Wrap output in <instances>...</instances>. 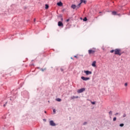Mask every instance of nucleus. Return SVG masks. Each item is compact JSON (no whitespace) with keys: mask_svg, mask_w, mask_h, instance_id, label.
Instances as JSON below:
<instances>
[{"mask_svg":"<svg viewBox=\"0 0 130 130\" xmlns=\"http://www.w3.org/2000/svg\"><path fill=\"white\" fill-rule=\"evenodd\" d=\"M122 53H123V52L121 53V50L120 49H115L114 54H116L117 55H119V56H120V55H121V54H122Z\"/></svg>","mask_w":130,"mask_h":130,"instance_id":"f257e3e1","label":"nucleus"},{"mask_svg":"<svg viewBox=\"0 0 130 130\" xmlns=\"http://www.w3.org/2000/svg\"><path fill=\"white\" fill-rule=\"evenodd\" d=\"M85 90H86V88H82L80 89H78L77 92L78 93H83V92H84V91H85Z\"/></svg>","mask_w":130,"mask_h":130,"instance_id":"f03ea898","label":"nucleus"},{"mask_svg":"<svg viewBox=\"0 0 130 130\" xmlns=\"http://www.w3.org/2000/svg\"><path fill=\"white\" fill-rule=\"evenodd\" d=\"M84 73L86 76H88L89 75H92V72L89 71H84Z\"/></svg>","mask_w":130,"mask_h":130,"instance_id":"7ed1b4c3","label":"nucleus"},{"mask_svg":"<svg viewBox=\"0 0 130 130\" xmlns=\"http://www.w3.org/2000/svg\"><path fill=\"white\" fill-rule=\"evenodd\" d=\"M49 123H50V125H51V126H55V125H56V124H55V123H54L53 120L50 121Z\"/></svg>","mask_w":130,"mask_h":130,"instance_id":"20e7f679","label":"nucleus"},{"mask_svg":"<svg viewBox=\"0 0 130 130\" xmlns=\"http://www.w3.org/2000/svg\"><path fill=\"white\" fill-rule=\"evenodd\" d=\"M81 79L83 81H88V80H90V78L89 77H85L84 76L81 77Z\"/></svg>","mask_w":130,"mask_h":130,"instance_id":"39448f33","label":"nucleus"},{"mask_svg":"<svg viewBox=\"0 0 130 130\" xmlns=\"http://www.w3.org/2000/svg\"><path fill=\"white\" fill-rule=\"evenodd\" d=\"M58 26L59 27H63V23H62V22L61 21H58Z\"/></svg>","mask_w":130,"mask_h":130,"instance_id":"423d86ee","label":"nucleus"},{"mask_svg":"<svg viewBox=\"0 0 130 130\" xmlns=\"http://www.w3.org/2000/svg\"><path fill=\"white\" fill-rule=\"evenodd\" d=\"M95 52L94 50H89L88 53L89 54H94V53Z\"/></svg>","mask_w":130,"mask_h":130,"instance_id":"0eeeda50","label":"nucleus"},{"mask_svg":"<svg viewBox=\"0 0 130 130\" xmlns=\"http://www.w3.org/2000/svg\"><path fill=\"white\" fill-rule=\"evenodd\" d=\"M83 3L86 4L87 3V1L86 0H80L81 5Z\"/></svg>","mask_w":130,"mask_h":130,"instance_id":"6e6552de","label":"nucleus"},{"mask_svg":"<svg viewBox=\"0 0 130 130\" xmlns=\"http://www.w3.org/2000/svg\"><path fill=\"white\" fill-rule=\"evenodd\" d=\"M57 6H58L59 7H62V2L60 1L59 2H58V3H57Z\"/></svg>","mask_w":130,"mask_h":130,"instance_id":"1a4fd4ad","label":"nucleus"},{"mask_svg":"<svg viewBox=\"0 0 130 130\" xmlns=\"http://www.w3.org/2000/svg\"><path fill=\"white\" fill-rule=\"evenodd\" d=\"M76 8H77V5H76L75 4H73L71 6V8L73 9V10H75Z\"/></svg>","mask_w":130,"mask_h":130,"instance_id":"9d476101","label":"nucleus"},{"mask_svg":"<svg viewBox=\"0 0 130 130\" xmlns=\"http://www.w3.org/2000/svg\"><path fill=\"white\" fill-rule=\"evenodd\" d=\"M77 98H79V96H73L71 97V100H74L75 99H77Z\"/></svg>","mask_w":130,"mask_h":130,"instance_id":"9b49d317","label":"nucleus"},{"mask_svg":"<svg viewBox=\"0 0 130 130\" xmlns=\"http://www.w3.org/2000/svg\"><path fill=\"white\" fill-rule=\"evenodd\" d=\"M91 66L94 67H96V61H94L91 64Z\"/></svg>","mask_w":130,"mask_h":130,"instance_id":"f8f14e48","label":"nucleus"},{"mask_svg":"<svg viewBox=\"0 0 130 130\" xmlns=\"http://www.w3.org/2000/svg\"><path fill=\"white\" fill-rule=\"evenodd\" d=\"M112 15L116 16V15H117V12H116V11H113L112 12Z\"/></svg>","mask_w":130,"mask_h":130,"instance_id":"ddd939ff","label":"nucleus"},{"mask_svg":"<svg viewBox=\"0 0 130 130\" xmlns=\"http://www.w3.org/2000/svg\"><path fill=\"white\" fill-rule=\"evenodd\" d=\"M45 8L46 9V10H48V9L49 8V6L48 4H46Z\"/></svg>","mask_w":130,"mask_h":130,"instance_id":"4468645a","label":"nucleus"},{"mask_svg":"<svg viewBox=\"0 0 130 130\" xmlns=\"http://www.w3.org/2000/svg\"><path fill=\"white\" fill-rule=\"evenodd\" d=\"M56 101H58V102H60L61 101V100L59 98H57L55 99Z\"/></svg>","mask_w":130,"mask_h":130,"instance_id":"2eb2a0df","label":"nucleus"},{"mask_svg":"<svg viewBox=\"0 0 130 130\" xmlns=\"http://www.w3.org/2000/svg\"><path fill=\"white\" fill-rule=\"evenodd\" d=\"M83 20L84 22H86V21H88V19L87 18V17H84Z\"/></svg>","mask_w":130,"mask_h":130,"instance_id":"dca6fc26","label":"nucleus"},{"mask_svg":"<svg viewBox=\"0 0 130 130\" xmlns=\"http://www.w3.org/2000/svg\"><path fill=\"white\" fill-rule=\"evenodd\" d=\"M81 3H79L77 6H76V8L79 9L81 7Z\"/></svg>","mask_w":130,"mask_h":130,"instance_id":"f3484780","label":"nucleus"},{"mask_svg":"<svg viewBox=\"0 0 130 130\" xmlns=\"http://www.w3.org/2000/svg\"><path fill=\"white\" fill-rule=\"evenodd\" d=\"M124 124L123 123H121L119 124V126H120L121 127H122L123 126H124Z\"/></svg>","mask_w":130,"mask_h":130,"instance_id":"a211bd4d","label":"nucleus"},{"mask_svg":"<svg viewBox=\"0 0 130 130\" xmlns=\"http://www.w3.org/2000/svg\"><path fill=\"white\" fill-rule=\"evenodd\" d=\"M46 68H45V69H41V70L42 71V72H44V71H46Z\"/></svg>","mask_w":130,"mask_h":130,"instance_id":"6ab92c4d","label":"nucleus"},{"mask_svg":"<svg viewBox=\"0 0 130 130\" xmlns=\"http://www.w3.org/2000/svg\"><path fill=\"white\" fill-rule=\"evenodd\" d=\"M95 104H96L95 102H91V104H92V105H95Z\"/></svg>","mask_w":130,"mask_h":130,"instance_id":"aec40b11","label":"nucleus"},{"mask_svg":"<svg viewBox=\"0 0 130 130\" xmlns=\"http://www.w3.org/2000/svg\"><path fill=\"white\" fill-rule=\"evenodd\" d=\"M113 121H116V117H114L113 119Z\"/></svg>","mask_w":130,"mask_h":130,"instance_id":"412c9836","label":"nucleus"},{"mask_svg":"<svg viewBox=\"0 0 130 130\" xmlns=\"http://www.w3.org/2000/svg\"><path fill=\"white\" fill-rule=\"evenodd\" d=\"M114 51L115 52V50H112L110 51V52L111 53H113V52H114Z\"/></svg>","mask_w":130,"mask_h":130,"instance_id":"4be33fe9","label":"nucleus"},{"mask_svg":"<svg viewBox=\"0 0 130 130\" xmlns=\"http://www.w3.org/2000/svg\"><path fill=\"white\" fill-rule=\"evenodd\" d=\"M109 114H110V115H112V111H110L109 112Z\"/></svg>","mask_w":130,"mask_h":130,"instance_id":"5701e85b","label":"nucleus"},{"mask_svg":"<svg viewBox=\"0 0 130 130\" xmlns=\"http://www.w3.org/2000/svg\"><path fill=\"white\" fill-rule=\"evenodd\" d=\"M59 18H62V15L61 14L59 15L58 16Z\"/></svg>","mask_w":130,"mask_h":130,"instance_id":"b1692460","label":"nucleus"},{"mask_svg":"<svg viewBox=\"0 0 130 130\" xmlns=\"http://www.w3.org/2000/svg\"><path fill=\"white\" fill-rule=\"evenodd\" d=\"M8 103V102H7L4 105V107H6V105H7V104Z\"/></svg>","mask_w":130,"mask_h":130,"instance_id":"393cba45","label":"nucleus"},{"mask_svg":"<svg viewBox=\"0 0 130 130\" xmlns=\"http://www.w3.org/2000/svg\"><path fill=\"white\" fill-rule=\"evenodd\" d=\"M53 112H54V113L55 114V112H56L55 109H54L53 110Z\"/></svg>","mask_w":130,"mask_h":130,"instance_id":"a878e982","label":"nucleus"},{"mask_svg":"<svg viewBox=\"0 0 130 130\" xmlns=\"http://www.w3.org/2000/svg\"><path fill=\"white\" fill-rule=\"evenodd\" d=\"M125 116H126V114H125V113H124L123 115V117H125Z\"/></svg>","mask_w":130,"mask_h":130,"instance_id":"bb28decb","label":"nucleus"},{"mask_svg":"<svg viewBox=\"0 0 130 130\" xmlns=\"http://www.w3.org/2000/svg\"><path fill=\"white\" fill-rule=\"evenodd\" d=\"M124 86H125V87H127V82H126V83H125L124 84Z\"/></svg>","mask_w":130,"mask_h":130,"instance_id":"cd10ccee","label":"nucleus"},{"mask_svg":"<svg viewBox=\"0 0 130 130\" xmlns=\"http://www.w3.org/2000/svg\"><path fill=\"white\" fill-rule=\"evenodd\" d=\"M86 124H87V122H84L83 123V125H86Z\"/></svg>","mask_w":130,"mask_h":130,"instance_id":"c85d7f7f","label":"nucleus"},{"mask_svg":"<svg viewBox=\"0 0 130 130\" xmlns=\"http://www.w3.org/2000/svg\"><path fill=\"white\" fill-rule=\"evenodd\" d=\"M70 21V18L68 19L67 20H66V22H69Z\"/></svg>","mask_w":130,"mask_h":130,"instance_id":"c756f323","label":"nucleus"},{"mask_svg":"<svg viewBox=\"0 0 130 130\" xmlns=\"http://www.w3.org/2000/svg\"><path fill=\"white\" fill-rule=\"evenodd\" d=\"M78 9H79L78 8L76 7L75 8L76 11H77Z\"/></svg>","mask_w":130,"mask_h":130,"instance_id":"7c9ffc66","label":"nucleus"},{"mask_svg":"<svg viewBox=\"0 0 130 130\" xmlns=\"http://www.w3.org/2000/svg\"><path fill=\"white\" fill-rule=\"evenodd\" d=\"M36 18H34V22H36Z\"/></svg>","mask_w":130,"mask_h":130,"instance_id":"2f4dec72","label":"nucleus"},{"mask_svg":"<svg viewBox=\"0 0 130 130\" xmlns=\"http://www.w3.org/2000/svg\"><path fill=\"white\" fill-rule=\"evenodd\" d=\"M60 71H61V72H62L63 71V69H60Z\"/></svg>","mask_w":130,"mask_h":130,"instance_id":"473e14b6","label":"nucleus"},{"mask_svg":"<svg viewBox=\"0 0 130 130\" xmlns=\"http://www.w3.org/2000/svg\"><path fill=\"white\" fill-rule=\"evenodd\" d=\"M61 21H63V18H62V17L61 18Z\"/></svg>","mask_w":130,"mask_h":130,"instance_id":"72a5a7b5","label":"nucleus"},{"mask_svg":"<svg viewBox=\"0 0 130 130\" xmlns=\"http://www.w3.org/2000/svg\"><path fill=\"white\" fill-rule=\"evenodd\" d=\"M74 57H76V58H78V56H77L76 55H75Z\"/></svg>","mask_w":130,"mask_h":130,"instance_id":"f704fd0d","label":"nucleus"},{"mask_svg":"<svg viewBox=\"0 0 130 130\" xmlns=\"http://www.w3.org/2000/svg\"><path fill=\"white\" fill-rule=\"evenodd\" d=\"M115 115H118V113H116Z\"/></svg>","mask_w":130,"mask_h":130,"instance_id":"c9c22d12","label":"nucleus"},{"mask_svg":"<svg viewBox=\"0 0 130 130\" xmlns=\"http://www.w3.org/2000/svg\"><path fill=\"white\" fill-rule=\"evenodd\" d=\"M44 121H46V119H43Z\"/></svg>","mask_w":130,"mask_h":130,"instance_id":"e433bc0d","label":"nucleus"},{"mask_svg":"<svg viewBox=\"0 0 130 130\" xmlns=\"http://www.w3.org/2000/svg\"><path fill=\"white\" fill-rule=\"evenodd\" d=\"M71 59H73V57H71Z\"/></svg>","mask_w":130,"mask_h":130,"instance_id":"4c0bfd02","label":"nucleus"},{"mask_svg":"<svg viewBox=\"0 0 130 130\" xmlns=\"http://www.w3.org/2000/svg\"><path fill=\"white\" fill-rule=\"evenodd\" d=\"M29 20H27V22H29Z\"/></svg>","mask_w":130,"mask_h":130,"instance_id":"58836bf2","label":"nucleus"},{"mask_svg":"<svg viewBox=\"0 0 130 130\" xmlns=\"http://www.w3.org/2000/svg\"><path fill=\"white\" fill-rule=\"evenodd\" d=\"M45 113H46V111H45Z\"/></svg>","mask_w":130,"mask_h":130,"instance_id":"ea45409f","label":"nucleus"},{"mask_svg":"<svg viewBox=\"0 0 130 130\" xmlns=\"http://www.w3.org/2000/svg\"><path fill=\"white\" fill-rule=\"evenodd\" d=\"M48 102L49 103V101H48Z\"/></svg>","mask_w":130,"mask_h":130,"instance_id":"a19ab883","label":"nucleus"}]
</instances>
